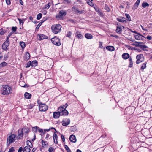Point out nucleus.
I'll use <instances>...</instances> for the list:
<instances>
[{
	"mask_svg": "<svg viewBox=\"0 0 152 152\" xmlns=\"http://www.w3.org/2000/svg\"><path fill=\"white\" fill-rule=\"evenodd\" d=\"M10 35L7 36L5 42L2 44V49L3 50H6L9 46L10 45L9 37Z\"/></svg>",
	"mask_w": 152,
	"mask_h": 152,
	"instance_id": "39448f33",
	"label": "nucleus"
},
{
	"mask_svg": "<svg viewBox=\"0 0 152 152\" xmlns=\"http://www.w3.org/2000/svg\"><path fill=\"white\" fill-rule=\"evenodd\" d=\"M58 138V137L56 133L54 132V134L53 135V139L54 140V142L56 144H57L58 142L57 141V138Z\"/></svg>",
	"mask_w": 152,
	"mask_h": 152,
	"instance_id": "a211bd4d",
	"label": "nucleus"
},
{
	"mask_svg": "<svg viewBox=\"0 0 152 152\" xmlns=\"http://www.w3.org/2000/svg\"><path fill=\"white\" fill-rule=\"evenodd\" d=\"M146 38L147 39L149 40H151L152 39V37L149 35L148 36L146 37Z\"/></svg>",
	"mask_w": 152,
	"mask_h": 152,
	"instance_id": "864d4df0",
	"label": "nucleus"
},
{
	"mask_svg": "<svg viewBox=\"0 0 152 152\" xmlns=\"http://www.w3.org/2000/svg\"><path fill=\"white\" fill-rule=\"evenodd\" d=\"M32 65L34 64L35 66H37V61H32Z\"/></svg>",
	"mask_w": 152,
	"mask_h": 152,
	"instance_id": "5fc2aeb1",
	"label": "nucleus"
},
{
	"mask_svg": "<svg viewBox=\"0 0 152 152\" xmlns=\"http://www.w3.org/2000/svg\"><path fill=\"white\" fill-rule=\"evenodd\" d=\"M39 108L41 111H45L48 109V106L45 104L41 103L39 104Z\"/></svg>",
	"mask_w": 152,
	"mask_h": 152,
	"instance_id": "0eeeda50",
	"label": "nucleus"
},
{
	"mask_svg": "<svg viewBox=\"0 0 152 152\" xmlns=\"http://www.w3.org/2000/svg\"><path fill=\"white\" fill-rule=\"evenodd\" d=\"M30 57V55L29 53L27 52H26L25 56H24V60L25 61H27L29 59Z\"/></svg>",
	"mask_w": 152,
	"mask_h": 152,
	"instance_id": "dca6fc26",
	"label": "nucleus"
},
{
	"mask_svg": "<svg viewBox=\"0 0 152 152\" xmlns=\"http://www.w3.org/2000/svg\"><path fill=\"white\" fill-rule=\"evenodd\" d=\"M134 42L135 43V46L136 47H140L141 45L140 44H141L142 43V42H138L135 41Z\"/></svg>",
	"mask_w": 152,
	"mask_h": 152,
	"instance_id": "c756f323",
	"label": "nucleus"
},
{
	"mask_svg": "<svg viewBox=\"0 0 152 152\" xmlns=\"http://www.w3.org/2000/svg\"><path fill=\"white\" fill-rule=\"evenodd\" d=\"M33 107V105H31L30 104L29 105H28V108L29 109H31Z\"/></svg>",
	"mask_w": 152,
	"mask_h": 152,
	"instance_id": "0e129e2a",
	"label": "nucleus"
},
{
	"mask_svg": "<svg viewBox=\"0 0 152 152\" xmlns=\"http://www.w3.org/2000/svg\"><path fill=\"white\" fill-rule=\"evenodd\" d=\"M64 147L67 151V152H71V150L67 145H64Z\"/></svg>",
	"mask_w": 152,
	"mask_h": 152,
	"instance_id": "a19ab883",
	"label": "nucleus"
},
{
	"mask_svg": "<svg viewBox=\"0 0 152 152\" xmlns=\"http://www.w3.org/2000/svg\"><path fill=\"white\" fill-rule=\"evenodd\" d=\"M45 20H44L42 22H40L39 24L37 25L36 28H38L42 24L43 22L45 21Z\"/></svg>",
	"mask_w": 152,
	"mask_h": 152,
	"instance_id": "8fccbe9b",
	"label": "nucleus"
},
{
	"mask_svg": "<svg viewBox=\"0 0 152 152\" xmlns=\"http://www.w3.org/2000/svg\"><path fill=\"white\" fill-rule=\"evenodd\" d=\"M129 67H131L132 66L133 63L132 61V58L130 57L129 59Z\"/></svg>",
	"mask_w": 152,
	"mask_h": 152,
	"instance_id": "4c0bfd02",
	"label": "nucleus"
},
{
	"mask_svg": "<svg viewBox=\"0 0 152 152\" xmlns=\"http://www.w3.org/2000/svg\"><path fill=\"white\" fill-rule=\"evenodd\" d=\"M140 48L143 50H145L144 48H147V47L145 45H140Z\"/></svg>",
	"mask_w": 152,
	"mask_h": 152,
	"instance_id": "37998d69",
	"label": "nucleus"
},
{
	"mask_svg": "<svg viewBox=\"0 0 152 152\" xmlns=\"http://www.w3.org/2000/svg\"><path fill=\"white\" fill-rule=\"evenodd\" d=\"M42 14L41 13L38 14L37 15V19L38 20H40L42 18Z\"/></svg>",
	"mask_w": 152,
	"mask_h": 152,
	"instance_id": "e433bc0d",
	"label": "nucleus"
},
{
	"mask_svg": "<svg viewBox=\"0 0 152 152\" xmlns=\"http://www.w3.org/2000/svg\"><path fill=\"white\" fill-rule=\"evenodd\" d=\"M18 19L19 20V23H20V24H21V23L22 24H23V23H24V22L25 21V19H23L22 20V19H20V18H18Z\"/></svg>",
	"mask_w": 152,
	"mask_h": 152,
	"instance_id": "58836bf2",
	"label": "nucleus"
},
{
	"mask_svg": "<svg viewBox=\"0 0 152 152\" xmlns=\"http://www.w3.org/2000/svg\"><path fill=\"white\" fill-rule=\"evenodd\" d=\"M130 31L131 32L134 33H135L136 34L138 33L137 31H132L131 30H130Z\"/></svg>",
	"mask_w": 152,
	"mask_h": 152,
	"instance_id": "774afa93",
	"label": "nucleus"
},
{
	"mask_svg": "<svg viewBox=\"0 0 152 152\" xmlns=\"http://www.w3.org/2000/svg\"><path fill=\"white\" fill-rule=\"evenodd\" d=\"M137 61L136 63L137 64H138L144 61V57L142 54L138 55L136 56Z\"/></svg>",
	"mask_w": 152,
	"mask_h": 152,
	"instance_id": "423d86ee",
	"label": "nucleus"
},
{
	"mask_svg": "<svg viewBox=\"0 0 152 152\" xmlns=\"http://www.w3.org/2000/svg\"><path fill=\"white\" fill-rule=\"evenodd\" d=\"M7 4V5H10L11 4L10 0H7L6 1Z\"/></svg>",
	"mask_w": 152,
	"mask_h": 152,
	"instance_id": "052dcab7",
	"label": "nucleus"
},
{
	"mask_svg": "<svg viewBox=\"0 0 152 152\" xmlns=\"http://www.w3.org/2000/svg\"><path fill=\"white\" fill-rule=\"evenodd\" d=\"M22 83H23V82H20L19 85L20 86H21L22 87H27V84H25L24 85H22Z\"/></svg>",
	"mask_w": 152,
	"mask_h": 152,
	"instance_id": "a18cd8bd",
	"label": "nucleus"
},
{
	"mask_svg": "<svg viewBox=\"0 0 152 152\" xmlns=\"http://www.w3.org/2000/svg\"><path fill=\"white\" fill-rule=\"evenodd\" d=\"M72 34V33L71 32L69 31V32H67V34L66 35V37L70 38V37L71 36Z\"/></svg>",
	"mask_w": 152,
	"mask_h": 152,
	"instance_id": "49530a36",
	"label": "nucleus"
},
{
	"mask_svg": "<svg viewBox=\"0 0 152 152\" xmlns=\"http://www.w3.org/2000/svg\"><path fill=\"white\" fill-rule=\"evenodd\" d=\"M39 132L42 133L43 132V130L42 129H40L39 128Z\"/></svg>",
	"mask_w": 152,
	"mask_h": 152,
	"instance_id": "338daca9",
	"label": "nucleus"
},
{
	"mask_svg": "<svg viewBox=\"0 0 152 152\" xmlns=\"http://www.w3.org/2000/svg\"><path fill=\"white\" fill-rule=\"evenodd\" d=\"M9 57L8 55V54L5 55L4 56V60H6Z\"/></svg>",
	"mask_w": 152,
	"mask_h": 152,
	"instance_id": "4d7b16f0",
	"label": "nucleus"
},
{
	"mask_svg": "<svg viewBox=\"0 0 152 152\" xmlns=\"http://www.w3.org/2000/svg\"><path fill=\"white\" fill-rule=\"evenodd\" d=\"M7 63L5 62H3L0 64V67H2L6 66Z\"/></svg>",
	"mask_w": 152,
	"mask_h": 152,
	"instance_id": "2f4dec72",
	"label": "nucleus"
},
{
	"mask_svg": "<svg viewBox=\"0 0 152 152\" xmlns=\"http://www.w3.org/2000/svg\"><path fill=\"white\" fill-rule=\"evenodd\" d=\"M142 5L143 7L145 8L146 7L149 6V5L148 3L146 2H144L142 4Z\"/></svg>",
	"mask_w": 152,
	"mask_h": 152,
	"instance_id": "cd10ccee",
	"label": "nucleus"
},
{
	"mask_svg": "<svg viewBox=\"0 0 152 152\" xmlns=\"http://www.w3.org/2000/svg\"><path fill=\"white\" fill-rule=\"evenodd\" d=\"M141 0H137L134 4V7L135 9H137L139 5Z\"/></svg>",
	"mask_w": 152,
	"mask_h": 152,
	"instance_id": "5701e85b",
	"label": "nucleus"
},
{
	"mask_svg": "<svg viewBox=\"0 0 152 152\" xmlns=\"http://www.w3.org/2000/svg\"><path fill=\"white\" fill-rule=\"evenodd\" d=\"M51 5V3H48V4L46 5L44 8V9H48L49 8Z\"/></svg>",
	"mask_w": 152,
	"mask_h": 152,
	"instance_id": "72a5a7b5",
	"label": "nucleus"
},
{
	"mask_svg": "<svg viewBox=\"0 0 152 152\" xmlns=\"http://www.w3.org/2000/svg\"><path fill=\"white\" fill-rule=\"evenodd\" d=\"M24 96L25 98L26 99H29L31 98V95L28 93L25 92L24 94Z\"/></svg>",
	"mask_w": 152,
	"mask_h": 152,
	"instance_id": "f3484780",
	"label": "nucleus"
},
{
	"mask_svg": "<svg viewBox=\"0 0 152 152\" xmlns=\"http://www.w3.org/2000/svg\"><path fill=\"white\" fill-rule=\"evenodd\" d=\"M122 31V28L121 26H117L116 30L117 33H120Z\"/></svg>",
	"mask_w": 152,
	"mask_h": 152,
	"instance_id": "bb28decb",
	"label": "nucleus"
},
{
	"mask_svg": "<svg viewBox=\"0 0 152 152\" xmlns=\"http://www.w3.org/2000/svg\"><path fill=\"white\" fill-rule=\"evenodd\" d=\"M125 15L126 18L128 19V20L129 21H130L131 20V19L129 15L126 13L125 14Z\"/></svg>",
	"mask_w": 152,
	"mask_h": 152,
	"instance_id": "79ce46f5",
	"label": "nucleus"
},
{
	"mask_svg": "<svg viewBox=\"0 0 152 152\" xmlns=\"http://www.w3.org/2000/svg\"><path fill=\"white\" fill-rule=\"evenodd\" d=\"M30 148L27 146H25L23 148V152H30Z\"/></svg>",
	"mask_w": 152,
	"mask_h": 152,
	"instance_id": "393cba45",
	"label": "nucleus"
},
{
	"mask_svg": "<svg viewBox=\"0 0 152 152\" xmlns=\"http://www.w3.org/2000/svg\"><path fill=\"white\" fill-rule=\"evenodd\" d=\"M42 12L44 15H46L47 13V11L45 10H44L42 11Z\"/></svg>",
	"mask_w": 152,
	"mask_h": 152,
	"instance_id": "69168bd1",
	"label": "nucleus"
},
{
	"mask_svg": "<svg viewBox=\"0 0 152 152\" xmlns=\"http://www.w3.org/2000/svg\"><path fill=\"white\" fill-rule=\"evenodd\" d=\"M51 41L53 44L56 46H59L61 45L60 39L57 38L55 37L52 38L51 39Z\"/></svg>",
	"mask_w": 152,
	"mask_h": 152,
	"instance_id": "6e6552de",
	"label": "nucleus"
},
{
	"mask_svg": "<svg viewBox=\"0 0 152 152\" xmlns=\"http://www.w3.org/2000/svg\"><path fill=\"white\" fill-rule=\"evenodd\" d=\"M27 145H28L29 147L32 148V145L31 142L29 140H28L26 142Z\"/></svg>",
	"mask_w": 152,
	"mask_h": 152,
	"instance_id": "473e14b6",
	"label": "nucleus"
},
{
	"mask_svg": "<svg viewBox=\"0 0 152 152\" xmlns=\"http://www.w3.org/2000/svg\"><path fill=\"white\" fill-rule=\"evenodd\" d=\"M60 115V112L58 111V112H54L53 113V117L55 118H58Z\"/></svg>",
	"mask_w": 152,
	"mask_h": 152,
	"instance_id": "ddd939ff",
	"label": "nucleus"
},
{
	"mask_svg": "<svg viewBox=\"0 0 152 152\" xmlns=\"http://www.w3.org/2000/svg\"><path fill=\"white\" fill-rule=\"evenodd\" d=\"M122 58L124 59H127L129 57V55L127 53H123L122 56Z\"/></svg>",
	"mask_w": 152,
	"mask_h": 152,
	"instance_id": "6ab92c4d",
	"label": "nucleus"
},
{
	"mask_svg": "<svg viewBox=\"0 0 152 152\" xmlns=\"http://www.w3.org/2000/svg\"><path fill=\"white\" fill-rule=\"evenodd\" d=\"M25 130H26V128H23L21 130H18L17 136L18 139L21 138L23 137V131H25Z\"/></svg>",
	"mask_w": 152,
	"mask_h": 152,
	"instance_id": "1a4fd4ad",
	"label": "nucleus"
},
{
	"mask_svg": "<svg viewBox=\"0 0 152 152\" xmlns=\"http://www.w3.org/2000/svg\"><path fill=\"white\" fill-rule=\"evenodd\" d=\"M136 39L137 40H143L144 39L142 37L145 38V37L140 34V33H138L136 35H134Z\"/></svg>",
	"mask_w": 152,
	"mask_h": 152,
	"instance_id": "9d476101",
	"label": "nucleus"
},
{
	"mask_svg": "<svg viewBox=\"0 0 152 152\" xmlns=\"http://www.w3.org/2000/svg\"><path fill=\"white\" fill-rule=\"evenodd\" d=\"M70 122V120L69 119H65L63 120L62 122V125L64 126H65L68 125Z\"/></svg>",
	"mask_w": 152,
	"mask_h": 152,
	"instance_id": "f8f14e48",
	"label": "nucleus"
},
{
	"mask_svg": "<svg viewBox=\"0 0 152 152\" xmlns=\"http://www.w3.org/2000/svg\"><path fill=\"white\" fill-rule=\"evenodd\" d=\"M65 110V108H64V107L62 106V107H59L58 108V110L59 112H61V111H63L64 110Z\"/></svg>",
	"mask_w": 152,
	"mask_h": 152,
	"instance_id": "c9c22d12",
	"label": "nucleus"
},
{
	"mask_svg": "<svg viewBox=\"0 0 152 152\" xmlns=\"http://www.w3.org/2000/svg\"><path fill=\"white\" fill-rule=\"evenodd\" d=\"M76 37L80 39H82L83 38V36L80 33L79 34H78L77 35Z\"/></svg>",
	"mask_w": 152,
	"mask_h": 152,
	"instance_id": "ea45409f",
	"label": "nucleus"
},
{
	"mask_svg": "<svg viewBox=\"0 0 152 152\" xmlns=\"http://www.w3.org/2000/svg\"><path fill=\"white\" fill-rule=\"evenodd\" d=\"M61 115H67L69 113L68 111L66 110H64L63 111H61Z\"/></svg>",
	"mask_w": 152,
	"mask_h": 152,
	"instance_id": "aec40b11",
	"label": "nucleus"
},
{
	"mask_svg": "<svg viewBox=\"0 0 152 152\" xmlns=\"http://www.w3.org/2000/svg\"><path fill=\"white\" fill-rule=\"evenodd\" d=\"M106 48L109 51H113L115 50L114 47L112 46H108L106 47Z\"/></svg>",
	"mask_w": 152,
	"mask_h": 152,
	"instance_id": "4be33fe9",
	"label": "nucleus"
},
{
	"mask_svg": "<svg viewBox=\"0 0 152 152\" xmlns=\"http://www.w3.org/2000/svg\"><path fill=\"white\" fill-rule=\"evenodd\" d=\"M85 36L86 38L88 39H91L93 38L92 35L89 33L86 34Z\"/></svg>",
	"mask_w": 152,
	"mask_h": 152,
	"instance_id": "412c9836",
	"label": "nucleus"
},
{
	"mask_svg": "<svg viewBox=\"0 0 152 152\" xmlns=\"http://www.w3.org/2000/svg\"><path fill=\"white\" fill-rule=\"evenodd\" d=\"M117 20L121 22H126V20H125V18L124 17H121L120 18H118L117 19Z\"/></svg>",
	"mask_w": 152,
	"mask_h": 152,
	"instance_id": "b1692460",
	"label": "nucleus"
},
{
	"mask_svg": "<svg viewBox=\"0 0 152 152\" xmlns=\"http://www.w3.org/2000/svg\"><path fill=\"white\" fill-rule=\"evenodd\" d=\"M48 142L46 141L42 140V146L46 145L48 144Z\"/></svg>",
	"mask_w": 152,
	"mask_h": 152,
	"instance_id": "f704fd0d",
	"label": "nucleus"
},
{
	"mask_svg": "<svg viewBox=\"0 0 152 152\" xmlns=\"http://www.w3.org/2000/svg\"><path fill=\"white\" fill-rule=\"evenodd\" d=\"M17 29V27L16 26L12 27V29L13 32H15L16 31Z\"/></svg>",
	"mask_w": 152,
	"mask_h": 152,
	"instance_id": "3c124183",
	"label": "nucleus"
},
{
	"mask_svg": "<svg viewBox=\"0 0 152 152\" xmlns=\"http://www.w3.org/2000/svg\"><path fill=\"white\" fill-rule=\"evenodd\" d=\"M12 92V89L11 87L8 85L4 86L2 87V94L4 95H9Z\"/></svg>",
	"mask_w": 152,
	"mask_h": 152,
	"instance_id": "f257e3e1",
	"label": "nucleus"
},
{
	"mask_svg": "<svg viewBox=\"0 0 152 152\" xmlns=\"http://www.w3.org/2000/svg\"><path fill=\"white\" fill-rule=\"evenodd\" d=\"M66 14V11L61 10L59 11L58 14L56 15V18L59 20H63L64 16Z\"/></svg>",
	"mask_w": 152,
	"mask_h": 152,
	"instance_id": "20e7f679",
	"label": "nucleus"
},
{
	"mask_svg": "<svg viewBox=\"0 0 152 152\" xmlns=\"http://www.w3.org/2000/svg\"><path fill=\"white\" fill-rule=\"evenodd\" d=\"M69 140L71 142L75 143L76 141V139L75 136L73 135H71L69 137Z\"/></svg>",
	"mask_w": 152,
	"mask_h": 152,
	"instance_id": "4468645a",
	"label": "nucleus"
},
{
	"mask_svg": "<svg viewBox=\"0 0 152 152\" xmlns=\"http://www.w3.org/2000/svg\"><path fill=\"white\" fill-rule=\"evenodd\" d=\"M88 4L91 6H92L93 5V3L90 1L89 0V1L87 2Z\"/></svg>",
	"mask_w": 152,
	"mask_h": 152,
	"instance_id": "6e6d98bb",
	"label": "nucleus"
},
{
	"mask_svg": "<svg viewBox=\"0 0 152 152\" xmlns=\"http://www.w3.org/2000/svg\"><path fill=\"white\" fill-rule=\"evenodd\" d=\"M16 136V134H15L8 136L7 138V144L10 145L14 142L15 140Z\"/></svg>",
	"mask_w": 152,
	"mask_h": 152,
	"instance_id": "7ed1b4c3",
	"label": "nucleus"
},
{
	"mask_svg": "<svg viewBox=\"0 0 152 152\" xmlns=\"http://www.w3.org/2000/svg\"><path fill=\"white\" fill-rule=\"evenodd\" d=\"M23 150V149L22 147H20L18 151V152H21Z\"/></svg>",
	"mask_w": 152,
	"mask_h": 152,
	"instance_id": "680f3d73",
	"label": "nucleus"
},
{
	"mask_svg": "<svg viewBox=\"0 0 152 152\" xmlns=\"http://www.w3.org/2000/svg\"><path fill=\"white\" fill-rule=\"evenodd\" d=\"M4 33L5 32L3 30L1 29L0 30V34L1 35H3L4 34Z\"/></svg>",
	"mask_w": 152,
	"mask_h": 152,
	"instance_id": "603ef678",
	"label": "nucleus"
},
{
	"mask_svg": "<svg viewBox=\"0 0 152 152\" xmlns=\"http://www.w3.org/2000/svg\"><path fill=\"white\" fill-rule=\"evenodd\" d=\"M55 151V149L53 147H50L48 149L49 152H53Z\"/></svg>",
	"mask_w": 152,
	"mask_h": 152,
	"instance_id": "c03bdc74",
	"label": "nucleus"
},
{
	"mask_svg": "<svg viewBox=\"0 0 152 152\" xmlns=\"http://www.w3.org/2000/svg\"><path fill=\"white\" fill-rule=\"evenodd\" d=\"M31 65L32 66H33L32 64H31V61H29L27 64L26 65V68L29 67Z\"/></svg>",
	"mask_w": 152,
	"mask_h": 152,
	"instance_id": "7c9ffc66",
	"label": "nucleus"
},
{
	"mask_svg": "<svg viewBox=\"0 0 152 152\" xmlns=\"http://www.w3.org/2000/svg\"><path fill=\"white\" fill-rule=\"evenodd\" d=\"M38 36L39 37V39L40 40L46 39L48 38V37L46 35L42 34H38Z\"/></svg>",
	"mask_w": 152,
	"mask_h": 152,
	"instance_id": "2eb2a0df",
	"label": "nucleus"
},
{
	"mask_svg": "<svg viewBox=\"0 0 152 152\" xmlns=\"http://www.w3.org/2000/svg\"><path fill=\"white\" fill-rule=\"evenodd\" d=\"M14 151V147H12L9 149L8 152H13Z\"/></svg>",
	"mask_w": 152,
	"mask_h": 152,
	"instance_id": "de8ad7c7",
	"label": "nucleus"
},
{
	"mask_svg": "<svg viewBox=\"0 0 152 152\" xmlns=\"http://www.w3.org/2000/svg\"><path fill=\"white\" fill-rule=\"evenodd\" d=\"M39 128L37 126H35L33 128V129L35 132H37V129Z\"/></svg>",
	"mask_w": 152,
	"mask_h": 152,
	"instance_id": "09e8293b",
	"label": "nucleus"
},
{
	"mask_svg": "<svg viewBox=\"0 0 152 152\" xmlns=\"http://www.w3.org/2000/svg\"><path fill=\"white\" fill-rule=\"evenodd\" d=\"M72 10L80 14H82L84 12V10H82L81 11H80L78 10V9L77 8L75 7H73L72 8Z\"/></svg>",
	"mask_w": 152,
	"mask_h": 152,
	"instance_id": "9b49d317",
	"label": "nucleus"
},
{
	"mask_svg": "<svg viewBox=\"0 0 152 152\" xmlns=\"http://www.w3.org/2000/svg\"><path fill=\"white\" fill-rule=\"evenodd\" d=\"M20 45L22 49L24 48L26 46L25 44L23 42H20Z\"/></svg>",
	"mask_w": 152,
	"mask_h": 152,
	"instance_id": "c85d7f7f",
	"label": "nucleus"
},
{
	"mask_svg": "<svg viewBox=\"0 0 152 152\" xmlns=\"http://www.w3.org/2000/svg\"><path fill=\"white\" fill-rule=\"evenodd\" d=\"M61 139H62L63 141V142H65V138H64V136L63 135H61Z\"/></svg>",
	"mask_w": 152,
	"mask_h": 152,
	"instance_id": "e2e57ef3",
	"label": "nucleus"
},
{
	"mask_svg": "<svg viewBox=\"0 0 152 152\" xmlns=\"http://www.w3.org/2000/svg\"><path fill=\"white\" fill-rule=\"evenodd\" d=\"M70 2L68 0H64L63 1V3L64 4L69 3H70Z\"/></svg>",
	"mask_w": 152,
	"mask_h": 152,
	"instance_id": "bf43d9fd",
	"label": "nucleus"
},
{
	"mask_svg": "<svg viewBox=\"0 0 152 152\" xmlns=\"http://www.w3.org/2000/svg\"><path fill=\"white\" fill-rule=\"evenodd\" d=\"M98 14L99 15H100L101 16H102L103 15L102 13L99 10H98Z\"/></svg>",
	"mask_w": 152,
	"mask_h": 152,
	"instance_id": "13d9d810",
	"label": "nucleus"
},
{
	"mask_svg": "<svg viewBox=\"0 0 152 152\" xmlns=\"http://www.w3.org/2000/svg\"><path fill=\"white\" fill-rule=\"evenodd\" d=\"M146 64H147L146 62H145V63H143V64L142 65V66L140 68V69L142 71H143L144 69H145L146 68Z\"/></svg>",
	"mask_w": 152,
	"mask_h": 152,
	"instance_id": "a878e982",
	"label": "nucleus"
},
{
	"mask_svg": "<svg viewBox=\"0 0 152 152\" xmlns=\"http://www.w3.org/2000/svg\"><path fill=\"white\" fill-rule=\"evenodd\" d=\"M61 26L60 24L53 25L51 26L52 32L55 34L59 33L61 31Z\"/></svg>",
	"mask_w": 152,
	"mask_h": 152,
	"instance_id": "f03ea898",
	"label": "nucleus"
}]
</instances>
